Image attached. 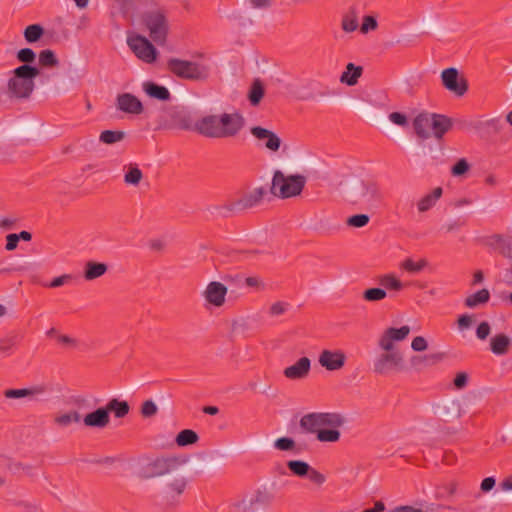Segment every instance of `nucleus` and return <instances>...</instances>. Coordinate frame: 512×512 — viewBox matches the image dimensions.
<instances>
[{
	"instance_id": "1",
	"label": "nucleus",
	"mask_w": 512,
	"mask_h": 512,
	"mask_svg": "<svg viewBox=\"0 0 512 512\" xmlns=\"http://www.w3.org/2000/svg\"><path fill=\"white\" fill-rule=\"evenodd\" d=\"M244 127L243 116L236 111L231 113L206 114L194 124L199 134L209 138H228L237 135Z\"/></svg>"
},
{
	"instance_id": "2",
	"label": "nucleus",
	"mask_w": 512,
	"mask_h": 512,
	"mask_svg": "<svg viewBox=\"0 0 512 512\" xmlns=\"http://www.w3.org/2000/svg\"><path fill=\"white\" fill-rule=\"evenodd\" d=\"M167 69L173 75L192 81H204L211 75L213 63L204 53L194 54L190 60L171 57L167 60Z\"/></svg>"
},
{
	"instance_id": "3",
	"label": "nucleus",
	"mask_w": 512,
	"mask_h": 512,
	"mask_svg": "<svg viewBox=\"0 0 512 512\" xmlns=\"http://www.w3.org/2000/svg\"><path fill=\"white\" fill-rule=\"evenodd\" d=\"M138 22L155 44L166 45L170 23L164 9L154 6L142 11L138 16Z\"/></svg>"
},
{
	"instance_id": "4",
	"label": "nucleus",
	"mask_w": 512,
	"mask_h": 512,
	"mask_svg": "<svg viewBox=\"0 0 512 512\" xmlns=\"http://www.w3.org/2000/svg\"><path fill=\"white\" fill-rule=\"evenodd\" d=\"M39 70L35 66L23 64L9 73L7 82L8 92L17 98L28 97L34 90L35 79Z\"/></svg>"
},
{
	"instance_id": "5",
	"label": "nucleus",
	"mask_w": 512,
	"mask_h": 512,
	"mask_svg": "<svg viewBox=\"0 0 512 512\" xmlns=\"http://www.w3.org/2000/svg\"><path fill=\"white\" fill-rule=\"evenodd\" d=\"M306 178L302 174H285L275 170L271 180L270 193L280 199L300 195L305 187Z\"/></svg>"
},
{
	"instance_id": "6",
	"label": "nucleus",
	"mask_w": 512,
	"mask_h": 512,
	"mask_svg": "<svg viewBox=\"0 0 512 512\" xmlns=\"http://www.w3.org/2000/svg\"><path fill=\"white\" fill-rule=\"evenodd\" d=\"M417 135L421 138H441L451 127L450 120L440 114L423 112L413 122Z\"/></svg>"
},
{
	"instance_id": "7",
	"label": "nucleus",
	"mask_w": 512,
	"mask_h": 512,
	"mask_svg": "<svg viewBox=\"0 0 512 512\" xmlns=\"http://www.w3.org/2000/svg\"><path fill=\"white\" fill-rule=\"evenodd\" d=\"M348 194L354 203L365 207L375 206L381 198L377 184L372 180L362 178H354L350 182Z\"/></svg>"
},
{
	"instance_id": "8",
	"label": "nucleus",
	"mask_w": 512,
	"mask_h": 512,
	"mask_svg": "<svg viewBox=\"0 0 512 512\" xmlns=\"http://www.w3.org/2000/svg\"><path fill=\"white\" fill-rule=\"evenodd\" d=\"M126 43L135 57L145 64H154L158 61L159 51L151 38L139 33H130Z\"/></svg>"
},
{
	"instance_id": "9",
	"label": "nucleus",
	"mask_w": 512,
	"mask_h": 512,
	"mask_svg": "<svg viewBox=\"0 0 512 512\" xmlns=\"http://www.w3.org/2000/svg\"><path fill=\"white\" fill-rule=\"evenodd\" d=\"M342 423V417L336 413H312L300 420L303 429L317 435L328 426H341Z\"/></svg>"
},
{
	"instance_id": "10",
	"label": "nucleus",
	"mask_w": 512,
	"mask_h": 512,
	"mask_svg": "<svg viewBox=\"0 0 512 512\" xmlns=\"http://www.w3.org/2000/svg\"><path fill=\"white\" fill-rule=\"evenodd\" d=\"M373 363L374 371L381 375L400 372L405 369L403 353L397 349L384 351Z\"/></svg>"
},
{
	"instance_id": "11",
	"label": "nucleus",
	"mask_w": 512,
	"mask_h": 512,
	"mask_svg": "<svg viewBox=\"0 0 512 512\" xmlns=\"http://www.w3.org/2000/svg\"><path fill=\"white\" fill-rule=\"evenodd\" d=\"M251 135L257 140L258 145L271 154H278L286 150L282 138L273 130L254 126L250 129Z\"/></svg>"
},
{
	"instance_id": "12",
	"label": "nucleus",
	"mask_w": 512,
	"mask_h": 512,
	"mask_svg": "<svg viewBox=\"0 0 512 512\" xmlns=\"http://www.w3.org/2000/svg\"><path fill=\"white\" fill-rule=\"evenodd\" d=\"M317 362L327 372H339L346 365L347 355L340 348H324L319 352Z\"/></svg>"
},
{
	"instance_id": "13",
	"label": "nucleus",
	"mask_w": 512,
	"mask_h": 512,
	"mask_svg": "<svg viewBox=\"0 0 512 512\" xmlns=\"http://www.w3.org/2000/svg\"><path fill=\"white\" fill-rule=\"evenodd\" d=\"M189 482V478L185 474H173L163 485L162 493L164 498L169 502H179L186 493Z\"/></svg>"
},
{
	"instance_id": "14",
	"label": "nucleus",
	"mask_w": 512,
	"mask_h": 512,
	"mask_svg": "<svg viewBox=\"0 0 512 512\" xmlns=\"http://www.w3.org/2000/svg\"><path fill=\"white\" fill-rule=\"evenodd\" d=\"M411 333L409 325L400 327L391 326L386 328L378 339V347L382 351H391L396 349L398 343L405 341Z\"/></svg>"
},
{
	"instance_id": "15",
	"label": "nucleus",
	"mask_w": 512,
	"mask_h": 512,
	"mask_svg": "<svg viewBox=\"0 0 512 512\" xmlns=\"http://www.w3.org/2000/svg\"><path fill=\"white\" fill-rule=\"evenodd\" d=\"M442 85L457 97H462L468 90L466 79L454 67L446 68L440 74Z\"/></svg>"
},
{
	"instance_id": "16",
	"label": "nucleus",
	"mask_w": 512,
	"mask_h": 512,
	"mask_svg": "<svg viewBox=\"0 0 512 512\" xmlns=\"http://www.w3.org/2000/svg\"><path fill=\"white\" fill-rule=\"evenodd\" d=\"M228 288L219 281L209 282L201 295L207 308H220L226 303Z\"/></svg>"
},
{
	"instance_id": "17",
	"label": "nucleus",
	"mask_w": 512,
	"mask_h": 512,
	"mask_svg": "<svg viewBox=\"0 0 512 512\" xmlns=\"http://www.w3.org/2000/svg\"><path fill=\"white\" fill-rule=\"evenodd\" d=\"M148 472L143 475L144 478H156L172 474L176 469V461L171 458H156L148 463Z\"/></svg>"
},
{
	"instance_id": "18",
	"label": "nucleus",
	"mask_w": 512,
	"mask_h": 512,
	"mask_svg": "<svg viewBox=\"0 0 512 512\" xmlns=\"http://www.w3.org/2000/svg\"><path fill=\"white\" fill-rule=\"evenodd\" d=\"M116 107L124 113L133 115H139L144 110V106L140 99L131 93L119 94L116 98Z\"/></svg>"
},
{
	"instance_id": "19",
	"label": "nucleus",
	"mask_w": 512,
	"mask_h": 512,
	"mask_svg": "<svg viewBox=\"0 0 512 512\" xmlns=\"http://www.w3.org/2000/svg\"><path fill=\"white\" fill-rule=\"evenodd\" d=\"M311 360L308 357H301L294 364L283 370V375L289 380H301L309 375Z\"/></svg>"
},
{
	"instance_id": "20",
	"label": "nucleus",
	"mask_w": 512,
	"mask_h": 512,
	"mask_svg": "<svg viewBox=\"0 0 512 512\" xmlns=\"http://www.w3.org/2000/svg\"><path fill=\"white\" fill-rule=\"evenodd\" d=\"M82 421L88 428L103 429L109 425L110 415H108L107 409L103 406L87 413Z\"/></svg>"
},
{
	"instance_id": "21",
	"label": "nucleus",
	"mask_w": 512,
	"mask_h": 512,
	"mask_svg": "<svg viewBox=\"0 0 512 512\" xmlns=\"http://www.w3.org/2000/svg\"><path fill=\"white\" fill-rule=\"evenodd\" d=\"M486 245L507 257H512V236L493 234L486 238Z\"/></svg>"
},
{
	"instance_id": "22",
	"label": "nucleus",
	"mask_w": 512,
	"mask_h": 512,
	"mask_svg": "<svg viewBox=\"0 0 512 512\" xmlns=\"http://www.w3.org/2000/svg\"><path fill=\"white\" fill-rule=\"evenodd\" d=\"M143 92L150 98L160 101H167L170 99V91L162 85H158L152 81H145L142 83Z\"/></svg>"
},
{
	"instance_id": "23",
	"label": "nucleus",
	"mask_w": 512,
	"mask_h": 512,
	"mask_svg": "<svg viewBox=\"0 0 512 512\" xmlns=\"http://www.w3.org/2000/svg\"><path fill=\"white\" fill-rule=\"evenodd\" d=\"M379 283L386 290L387 294H397L404 289V283L394 272L381 275Z\"/></svg>"
},
{
	"instance_id": "24",
	"label": "nucleus",
	"mask_w": 512,
	"mask_h": 512,
	"mask_svg": "<svg viewBox=\"0 0 512 512\" xmlns=\"http://www.w3.org/2000/svg\"><path fill=\"white\" fill-rule=\"evenodd\" d=\"M42 393L40 388L8 389L4 392L7 399L34 401Z\"/></svg>"
},
{
	"instance_id": "25",
	"label": "nucleus",
	"mask_w": 512,
	"mask_h": 512,
	"mask_svg": "<svg viewBox=\"0 0 512 512\" xmlns=\"http://www.w3.org/2000/svg\"><path fill=\"white\" fill-rule=\"evenodd\" d=\"M442 195V188L436 187L429 193L422 196L416 204L419 213H424L432 209Z\"/></svg>"
},
{
	"instance_id": "26",
	"label": "nucleus",
	"mask_w": 512,
	"mask_h": 512,
	"mask_svg": "<svg viewBox=\"0 0 512 512\" xmlns=\"http://www.w3.org/2000/svg\"><path fill=\"white\" fill-rule=\"evenodd\" d=\"M363 72L361 66H357L354 63H348L345 70L340 75V82L347 86H354L358 83Z\"/></svg>"
},
{
	"instance_id": "27",
	"label": "nucleus",
	"mask_w": 512,
	"mask_h": 512,
	"mask_svg": "<svg viewBox=\"0 0 512 512\" xmlns=\"http://www.w3.org/2000/svg\"><path fill=\"white\" fill-rule=\"evenodd\" d=\"M511 345V338L503 333L494 335L490 339V349L495 355H504Z\"/></svg>"
},
{
	"instance_id": "28",
	"label": "nucleus",
	"mask_w": 512,
	"mask_h": 512,
	"mask_svg": "<svg viewBox=\"0 0 512 512\" xmlns=\"http://www.w3.org/2000/svg\"><path fill=\"white\" fill-rule=\"evenodd\" d=\"M108 270L105 263L89 261L85 264L84 278L87 281H92L103 276Z\"/></svg>"
},
{
	"instance_id": "29",
	"label": "nucleus",
	"mask_w": 512,
	"mask_h": 512,
	"mask_svg": "<svg viewBox=\"0 0 512 512\" xmlns=\"http://www.w3.org/2000/svg\"><path fill=\"white\" fill-rule=\"evenodd\" d=\"M490 299V292L488 289H480L465 298V305L468 308H476L480 305L487 303Z\"/></svg>"
},
{
	"instance_id": "30",
	"label": "nucleus",
	"mask_w": 512,
	"mask_h": 512,
	"mask_svg": "<svg viewBox=\"0 0 512 512\" xmlns=\"http://www.w3.org/2000/svg\"><path fill=\"white\" fill-rule=\"evenodd\" d=\"M105 409H107L108 415L114 413L115 417L122 418L128 414L130 408L126 401L114 398L107 402Z\"/></svg>"
},
{
	"instance_id": "31",
	"label": "nucleus",
	"mask_w": 512,
	"mask_h": 512,
	"mask_svg": "<svg viewBox=\"0 0 512 512\" xmlns=\"http://www.w3.org/2000/svg\"><path fill=\"white\" fill-rule=\"evenodd\" d=\"M81 420V416L77 411H68L58 414L54 421L60 428H68L74 424H78Z\"/></svg>"
},
{
	"instance_id": "32",
	"label": "nucleus",
	"mask_w": 512,
	"mask_h": 512,
	"mask_svg": "<svg viewBox=\"0 0 512 512\" xmlns=\"http://www.w3.org/2000/svg\"><path fill=\"white\" fill-rule=\"evenodd\" d=\"M427 265H428V262L424 258L415 260L411 257H408V258L404 259L403 261H401L400 268L408 273H419Z\"/></svg>"
},
{
	"instance_id": "33",
	"label": "nucleus",
	"mask_w": 512,
	"mask_h": 512,
	"mask_svg": "<svg viewBox=\"0 0 512 512\" xmlns=\"http://www.w3.org/2000/svg\"><path fill=\"white\" fill-rule=\"evenodd\" d=\"M32 238V235L28 231H21L20 233H12L6 236V250L13 251L17 248L20 240L29 242Z\"/></svg>"
},
{
	"instance_id": "34",
	"label": "nucleus",
	"mask_w": 512,
	"mask_h": 512,
	"mask_svg": "<svg viewBox=\"0 0 512 512\" xmlns=\"http://www.w3.org/2000/svg\"><path fill=\"white\" fill-rule=\"evenodd\" d=\"M143 178V173L136 165H129L126 167L124 174V182L127 185L137 186Z\"/></svg>"
},
{
	"instance_id": "35",
	"label": "nucleus",
	"mask_w": 512,
	"mask_h": 512,
	"mask_svg": "<svg viewBox=\"0 0 512 512\" xmlns=\"http://www.w3.org/2000/svg\"><path fill=\"white\" fill-rule=\"evenodd\" d=\"M125 138V132L120 130H104L99 135L100 142L112 145L121 142Z\"/></svg>"
},
{
	"instance_id": "36",
	"label": "nucleus",
	"mask_w": 512,
	"mask_h": 512,
	"mask_svg": "<svg viewBox=\"0 0 512 512\" xmlns=\"http://www.w3.org/2000/svg\"><path fill=\"white\" fill-rule=\"evenodd\" d=\"M198 435L190 429L182 430L176 436L175 442L179 447H185L196 443Z\"/></svg>"
},
{
	"instance_id": "37",
	"label": "nucleus",
	"mask_w": 512,
	"mask_h": 512,
	"mask_svg": "<svg viewBox=\"0 0 512 512\" xmlns=\"http://www.w3.org/2000/svg\"><path fill=\"white\" fill-rule=\"evenodd\" d=\"M287 467L293 475L305 477L310 472L311 466L302 460H290L287 462Z\"/></svg>"
},
{
	"instance_id": "38",
	"label": "nucleus",
	"mask_w": 512,
	"mask_h": 512,
	"mask_svg": "<svg viewBox=\"0 0 512 512\" xmlns=\"http://www.w3.org/2000/svg\"><path fill=\"white\" fill-rule=\"evenodd\" d=\"M359 27L358 15L356 11H350L343 16L341 21V28L346 33H352Z\"/></svg>"
},
{
	"instance_id": "39",
	"label": "nucleus",
	"mask_w": 512,
	"mask_h": 512,
	"mask_svg": "<svg viewBox=\"0 0 512 512\" xmlns=\"http://www.w3.org/2000/svg\"><path fill=\"white\" fill-rule=\"evenodd\" d=\"M264 86L260 81H254L248 92V99L252 105H258L264 96Z\"/></svg>"
},
{
	"instance_id": "40",
	"label": "nucleus",
	"mask_w": 512,
	"mask_h": 512,
	"mask_svg": "<svg viewBox=\"0 0 512 512\" xmlns=\"http://www.w3.org/2000/svg\"><path fill=\"white\" fill-rule=\"evenodd\" d=\"M340 426H328L317 435V439L321 442H337L340 438Z\"/></svg>"
},
{
	"instance_id": "41",
	"label": "nucleus",
	"mask_w": 512,
	"mask_h": 512,
	"mask_svg": "<svg viewBox=\"0 0 512 512\" xmlns=\"http://www.w3.org/2000/svg\"><path fill=\"white\" fill-rule=\"evenodd\" d=\"M378 28V20L374 15H364L362 17L361 24L359 26V30L362 34H368L370 32L375 31Z\"/></svg>"
},
{
	"instance_id": "42",
	"label": "nucleus",
	"mask_w": 512,
	"mask_h": 512,
	"mask_svg": "<svg viewBox=\"0 0 512 512\" xmlns=\"http://www.w3.org/2000/svg\"><path fill=\"white\" fill-rule=\"evenodd\" d=\"M387 297V292L383 287L370 288L364 291L363 298L369 302L382 301Z\"/></svg>"
},
{
	"instance_id": "43",
	"label": "nucleus",
	"mask_w": 512,
	"mask_h": 512,
	"mask_svg": "<svg viewBox=\"0 0 512 512\" xmlns=\"http://www.w3.org/2000/svg\"><path fill=\"white\" fill-rule=\"evenodd\" d=\"M43 33V28L40 25H29L24 30V38L28 43H34L43 36Z\"/></svg>"
},
{
	"instance_id": "44",
	"label": "nucleus",
	"mask_w": 512,
	"mask_h": 512,
	"mask_svg": "<svg viewBox=\"0 0 512 512\" xmlns=\"http://www.w3.org/2000/svg\"><path fill=\"white\" fill-rule=\"evenodd\" d=\"M369 216L366 214H356L353 216H350L346 223L348 226L354 227V228H362L366 226L369 222Z\"/></svg>"
},
{
	"instance_id": "45",
	"label": "nucleus",
	"mask_w": 512,
	"mask_h": 512,
	"mask_svg": "<svg viewBox=\"0 0 512 512\" xmlns=\"http://www.w3.org/2000/svg\"><path fill=\"white\" fill-rule=\"evenodd\" d=\"M158 406L153 400H146L141 405V415L144 418H150L157 414Z\"/></svg>"
},
{
	"instance_id": "46",
	"label": "nucleus",
	"mask_w": 512,
	"mask_h": 512,
	"mask_svg": "<svg viewBox=\"0 0 512 512\" xmlns=\"http://www.w3.org/2000/svg\"><path fill=\"white\" fill-rule=\"evenodd\" d=\"M429 348L428 339L422 335L415 336L411 341V349L414 352H424Z\"/></svg>"
},
{
	"instance_id": "47",
	"label": "nucleus",
	"mask_w": 512,
	"mask_h": 512,
	"mask_svg": "<svg viewBox=\"0 0 512 512\" xmlns=\"http://www.w3.org/2000/svg\"><path fill=\"white\" fill-rule=\"evenodd\" d=\"M388 119L392 124L399 126L401 128H406V127H408V124H409L408 117L406 116V114L401 113V112L390 113L388 115Z\"/></svg>"
},
{
	"instance_id": "48",
	"label": "nucleus",
	"mask_w": 512,
	"mask_h": 512,
	"mask_svg": "<svg viewBox=\"0 0 512 512\" xmlns=\"http://www.w3.org/2000/svg\"><path fill=\"white\" fill-rule=\"evenodd\" d=\"M289 307H290V305L288 302H285V301L274 302L270 305L269 314L274 317L283 315L284 313H286L288 311Z\"/></svg>"
},
{
	"instance_id": "49",
	"label": "nucleus",
	"mask_w": 512,
	"mask_h": 512,
	"mask_svg": "<svg viewBox=\"0 0 512 512\" xmlns=\"http://www.w3.org/2000/svg\"><path fill=\"white\" fill-rule=\"evenodd\" d=\"M274 447L280 451H290L295 448V441L289 437H281L274 441Z\"/></svg>"
},
{
	"instance_id": "50",
	"label": "nucleus",
	"mask_w": 512,
	"mask_h": 512,
	"mask_svg": "<svg viewBox=\"0 0 512 512\" xmlns=\"http://www.w3.org/2000/svg\"><path fill=\"white\" fill-rule=\"evenodd\" d=\"M39 61L44 66H56L58 64V60L51 50L41 51Z\"/></svg>"
},
{
	"instance_id": "51",
	"label": "nucleus",
	"mask_w": 512,
	"mask_h": 512,
	"mask_svg": "<svg viewBox=\"0 0 512 512\" xmlns=\"http://www.w3.org/2000/svg\"><path fill=\"white\" fill-rule=\"evenodd\" d=\"M16 57L20 62L30 65L29 63L35 60L36 54L30 48H23L17 52Z\"/></svg>"
},
{
	"instance_id": "52",
	"label": "nucleus",
	"mask_w": 512,
	"mask_h": 512,
	"mask_svg": "<svg viewBox=\"0 0 512 512\" xmlns=\"http://www.w3.org/2000/svg\"><path fill=\"white\" fill-rule=\"evenodd\" d=\"M475 318L471 314H462L458 317L457 325L459 332L463 333L467 329H469L474 323Z\"/></svg>"
},
{
	"instance_id": "53",
	"label": "nucleus",
	"mask_w": 512,
	"mask_h": 512,
	"mask_svg": "<svg viewBox=\"0 0 512 512\" xmlns=\"http://www.w3.org/2000/svg\"><path fill=\"white\" fill-rule=\"evenodd\" d=\"M264 195V189L263 188H256L252 192H250L248 195L245 196L243 199L244 204L246 206H252L256 202H258L260 199H262Z\"/></svg>"
},
{
	"instance_id": "54",
	"label": "nucleus",
	"mask_w": 512,
	"mask_h": 512,
	"mask_svg": "<svg viewBox=\"0 0 512 512\" xmlns=\"http://www.w3.org/2000/svg\"><path fill=\"white\" fill-rule=\"evenodd\" d=\"M491 332V326L487 321L479 323L476 328V336L479 340H486Z\"/></svg>"
},
{
	"instance_id": "55",
	"label": "nucleus",
	"mask_w": 512,
	"mask_h": 512,
	"mask_svg": "<svg viewBox=\"0 0 512 512\" xmlns=\"http://www.w3.org/2000/svg\"><path fill=\"white\" fill-rule=\"evenodd\" d=\"M469 170V164L466 160H459L451 169L454 176L459 177L464 175Z\"/></svg>"
},
{
	"instance_id": "56",
	"label": "nucleus",
	"mask_w": 512,
	"mask_h": 512,
	"mask_svg": "<svg viewBox=\"0 0 512 512\" xmlns=\"http://www.w3.org/2000/svg\"><path fill=\"white\" fill-rule=\"evenodd\" d=\"M309 480L317 485H322L325 481H326V478L325 476L317 471L316 469L310 467V472L306 475Z\"/></svg>"
},
{
	"instance_id": "57",
	"label": "nucleus",
	"mask_w": 512,
	"mask_h": 512,
	"mask_svg": "<svg viewBox=\"0 0 512 512\" xmlns=\"http://www.w3.org/2000/svg\"><path fill=\"white\" fill-rule=\"evenodd\" d=\"M468 381H469L468 374L466 372H459L456 374L453 383L457 389H463L467 386Z\"/></svg>"
},
{
	"instance_id": "58",
	"label": "nucleus",
	"mask_w": 512,
	"mask_h": 512,
	"mask_svg": "<svg viewBox=\"0 0 512 512\" xmlns=\"http://www.w3.org/2000/svg\"><path fill=\"white\" fill-rule=\"evenodd\" d=\"M495 484L496 480L494 477H487L482 480L480 488L484 493H487L495 487Z\"/></svg>"
},
{
	"instance_id": "59",
	"label": "nucleus",
	"mask_w": 512,
	"mask_h": 512,
	"mask_svg": "<svg viewBox=\"0 0 512 512\" xmlns=\"http://www.w3.org/2000/svg\"><path fill=\"white\" fill-rule=\"evenodd\" d=\"M388 512H428L422 507L416 506H399Z\"/></svg>"
},
{
	"instance_id": "60",
	"label": "nucleus",
	"mask_w": 512,
	"mask_h": 512,
	"mask_svg": "<svg viewBox=\"0 0 512 512\" xmlns=\"http://www.w3.org/2000/svg\"><path fill=\"white\" fill-rule=\"evenodd\" d=\"M249 4L256 9H265L271 6L273 0H248Z\"/></svg>"
},
{
	"instance_id": "61",
	"label": "nucleus",
	"mask_w": 512,
	"mask_h": 512,
	"mask_svg": "<svg viewBox=\"0 0 512 512\" xmlns=\"http://www.w3.org/2000/svg\"><path fill=\"white\" fill-rule=\"evenodd\" d=\"M69 279H70L69 275H61V276L55 277L50 282L49 287L57 288V287L63 286Z\"/></svg>"
},
{
	"instance_id": "62",
	"label": "nucleus",
	"mask_w": 512,
	"mask_h": 512,
	"mask_svg": "<svg viewBox=\"0 0 512 512\" xmlns=\"http://www.w3.org/2000/svg\"><path fill=\"white\" fill-rule=\"evenodd\" d=\"M458 489V482L456 480L448 481L445 484V490L448 492L449 495H455L457 493Z\"/></svg>"
},
{
	"instance_id": "63",
	"label": "nucleus",
	"mask_w": 512,
	"mask_h": 512,
	"mask_svg": "<svg viewBox=\"0 0 512 512\" xmlns=\"http://www.w3.org/2000/svg\"><path fill=\"white\" fill-rule=\"evenodd\" d=\"M504 492H512V475L506 477L500 484Z\"/></svg>"
},
{
	"instance_id": "64",
	"label": "nucleus",
	"mask_w": 512,
	"mask_h": 512,
	"mask_svg": "<svg viewBox=\"0 0 512 512\" xmlns=\"http://www.w3.org/2000/svg\"><path fill=\"white\" fill-rule=\"evenodd\" d=\"M384 510L385 505L382 502H376L372 508L365 509L363 512H383Z\"/></svg>"
}]
</instances>
